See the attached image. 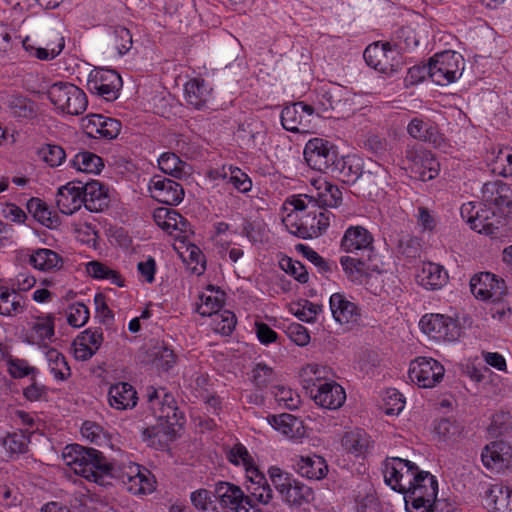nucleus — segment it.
I'll list each match as a JSON object with an SVG mask.
<instances>
[{
	"label": "nucleus",
	"instance_id": "f257e3e1",
	"mask_svg": "<svg viewBox=\"0 0 512 512\" xmlns=\"http://www.w3.org/2000/svg\"><path fill=\"white\" fill-rule=\"evenodd\" d=\"M383 474L388 486L404 494L407 512H434L438 494L434 475L399 457L385 460Z\"/></svg>",
	"mask_w": 512,
	"mask_h": 512
},
{
	"label": "nucleus",
	"instance_id": "f03ea898",
	"mask_svg": "<svg viewBox=\"0 0 512 512\" xmlns=\"http://www.w3.org/2000/svg\"><path fill=\"white\" fill-rule=\"evenodd\" d=\"M63 458L75 474H78L89 481L101 483L103 477L108 475L112 469L111 464L103 454L94 449L86 448L78 444H71L65 447Z\"/></svg>",
	"mask_w": 512,
	"mask_h": 512
},
{
	"label": "nucleus",
	"instance_id": "7ed1b4c3",
	"mask_svg": "<svg viewBox=\"0 0 512 512\" xmlns=\"http://www.w3.org/2000/svg\"><path fill=\"white\" fill-rule=\"evenodd\" d=\"M146 397L149 409L159 421L158 425H152L143 430V436L146 438H156L161 434H168L174 425L176 418V401L174 396L164 388L156 389L149 386L146 389Z\"/></svg>",
	"mask_w": 512,
	"mask_h": 512
},
{
	"label": "nucleus",
	"instance_id": "20e7f679",
	"mask_svg": "<svg viewBox=\"0 0 512 512\" xmlns=\"http://www.w3.org/2000/svg\"><path fill=\"white\" fill-rule=\"evenodd\" d=\"M307 369L315 375V381L311 379L312 385L304 387L315 403L330 410L340 408L346 400L344 388L333 380H322L317 365H308Z\"/></svg>",
	"mask_w": 512,
	"mask_h": 512
},
{
	"label": "nucleus",
	"instance_id": "39448f33",
	"mask_svg": "<svg viewBox=\"0 0 512 512\" xmlns=\"http://www.w3.org/2000/svg\"><path fill=\"white\" fill-rule=\"evenodd\" d=\"M48 98L57 109L69 115H80L87 109L85 92L69 82H56L48 89Z\"/></svg>",
	"mask_w": 512,
	"mask_h": 512
},
{
	"label": "nucleus",
	"instance_id": "423d86ee",
	"mask_svg": "<svg viewBox=\"0 0 512 512\" xmlns=\"http://www.w3.org/2000/svg\"><path fill=\"white\" fill-rule=\"evenodd\" d=\"M464 60L455 51H443L430 59L428 74L437 85L446 86L462 75Z\"/></svg>",
	"mask_w": 512,
	"mask_h": 512
},
{
	"label": "nucleus",
	"instance_id": "0eeeda50",
	"mask_svg": "<svg viewBox=\"0 0 512 512\" xmlns=\"http://www.w3.org/2000/svg\"><path fill=\"white\" fill-rule=\"evenodd\" d=\"M304 158L307 164L314 170L323 173H335L341 163L337 162L338 153L334 145L322 138L310 139L304 148Z\"/></svg>",
	"mask_w": 512,
	"mask_h": 512
},
{
	"label": "nucleus",
	"instance_id": "6e6552de",
	"mask_svg": "<svg viewBox=\"0 0 512 512\" xmlns=\"http://www.w3.org/2000/svg\"><path fill=\"white\" fill-rule=\"evenodd\" d=\"M419 326L423 333L437 341H456L462 332L456 319L439 313L425 314Z\"/></svg>",
	"mask_w": 512,
	"mask_h": 512
},
{
	"label": "nucleus",
	"instance_id": "1a4fd4ad",
	"mask_svg": "<svg viewBox=\"0 0 512 512\" xmlns=\"http://www.w3.org/2000/svg\"><path fill=\"white\" fill-rule=\"evenodd\" d=\"M331 213L326 209L315 208L310 210L300 222L289 223L291 214L286 220V227L289 232L299 238L310 239L323 234L330 224Z\"/></svg>",
	"mask_w": 512,
	"mask_h": 512
},
{
	"label": "nucleus",
	"instance_id": "9d476101",
	"mask_svg": "<svg viewBox=\"0 0 512 512\" xmlns=\"http://www.w3.org/2000/svg\"><path fill=\"white\" fill-rule=\"evenodd\" d=\"M122 85L121 76L112 69L95 68L87 79L88 90L106 101L116 100Z\"/></svg>",
	"mask_w": 512,
	"mask_h": 512
},
{
	"label": "nucleus",
	"instance_id": "9b49d317",
	"mask_svg": "<svg viewBox=\"0 0 512 512\" xmlns=\"http://www.w3.org/2000/svg\"><path fill=\"white\" fill-rule=\"evenodd\" d=\"M363 57L367 65L388 75L398 71L402 66L399 52L396 48L392 49L389 42L369 45L365 49Z\"/></svg>",
	"mask_w": 512,
	"mask_h": 512
},
{
	"label": "nucleus",
	"instance_id": "f8f14e48",
	"mask_svg": "<svg viewBox=\"0 0 512 512\" xmlns=\"http://www.w3.org/2000/svg\"><path fill=\"white\" fill-rule=\"evenodd\" d=\"M443 365L433 358L418 357L411 361L409 378L421 388H432L443 378Z\"/></svg>",
	"mask_w": 512,
	"mask_h": 512
},
{
	"label": "nucleus",
	"instance_id": "ddd939ff",
	"mask_svg": "<svg viewBox=\"0 0 512 512\" xmlns=\"http://www.w3.org/2000/svg\"><path fill=\"white\" fill-rule=\"evenodd\" d=\"M472 294L481 300L499 301L507 292L505 281L490 272H481L470 280Z\"/></svg>",
	"mask_w": 512,
	"mask_h": 512
},
{
	"label": "nucleus",
	"instance_id": "4468645a",
	"mask_svg": "<svg viewBox=\"0 0 512 512\" xmlns=\"http://www.w3.org/2000/svg\"><path fill=\"white\" fill-rule=\"evenodd\" d=\"M313 115L314 108L311 105L297 102L283 108L281 123L287 131L305 133L310 128Z\"/></svg>",
	"mask_w": 512,
	"mask_h": 512
},
{
	"label": "nucleus",
	"instance_id": "2eb2a0df",
	"mask_svg": "<svg viewBox=\"0 0 512 512\" xmlns=\"http://www.w3.org/2000/svg\"><path fill=\"white\" fill-rule=\"evenodd\" d=\"M329 306L333 319L337 323L345 325L349 329L360 325L361 309L344 294H332L329 299Z\"/></svg>",
	"mask_w": 512,
	"mask_h": 512
},
{
	"label": "nucleus",
	"instance_id": "dca6fc26",
	"mask_svg": "<svg viewBox=\"0 0 512 512\" xmlns=\"http://www.w3.org/2000/svg\"><path fill=\"white\" fill-rule=\"evenodd\" d=\"M82 127L90 138L112 140L119 135L121 122L101 114H89L82 119Z\"/></svg>",
	"mask_w": 512,
	"mask_h": 512
},
{
	"label": "nucleus",
	"instance_id": "f3484780",
	"mask_svg": "<svg viewBox=\"0 0 512 512\" xmlns=\"http://www.w3.org/2000/svg\"><path fill=\"white\" fill-rule=\"evenodd\" d=\"M22 46L30 56L41 61H50L55 59L65 47V39L60 33H52L47 39L34 43L30 37L24 38Z\"/></svg>",
	"mask_w": 512,
	"mask_h": 512
},
{
	"label": "nucleus",
	"instance_id": "a211bd4d",
	"mask_svg": "<svg viewBox=\"0 0 512 512\" xmlns=\"http://www.w3.org/2000/svg\"><path fill=\"white\" fill-rule=\"evenodd\" d=\"M151 196L166 205H178L184 197L183 187L174 180L155 175L149 182Z\"/></svg>",
	"mask_w": 512,
	"mask_h": 512
},
{
	"label": "nucleus",
	"instance_id": "6ab92c4d",
	"mask_svg": "<svg viewBox=\"0 0 512 512\" xmlns=\"http://www.w3.org/2000/svg\"><path fill=\"white\" fill-rule=\"evenodd\" d=\"M481 458L486 468L500 472L512 463V446L503 440L491 442L483 449Z\"/></svg>",
	"mask_w": 512,
	"mask_h": 512
},
{
	"label": "nucleus",
	"instance_id": "aec40b11",
	"mask_svg": "<svg viewBox=\"0 0 512 512\" xmlns=\"http://www.w3.org/2000/svg\"><path fill=\"white\" fill-rule=\"evenodd\" d=\"M341 248L348 253L362 251L366 253L367 260L373 253V236L362 226L349 227L341 240Z\"/></svg>",
	"mask_w": 512,
	"mask_h": 512
},
{
	"label": "nucleus",
	"instance_id": "412c9836",
	"mask_svg": "<svg viewBox=\"0 0 512 512\" xmlns=\"http://www.w3.org/2000/svg\"><path fill=\"white\" fill-rule=\"evenodd\" d=\"M80 185L83 205L91 212H100L107 206V190L97 180H89L86 182L78 180Z\"/></svg>",
	"mask_w": 512,
	"mask_h": 512
},
{
	"label": "nucleus",
	"instance_id": "4be33fe9",
	"mask_svg": "<svg viewBox=\"0 0 512 512\" xmlns=\"http://www.w3.org/2000/svg\"><path fill=\"white\" fill-rule=\"evenodd\" d=\"M126 476L127 481L123 480V482L127 485V489L135 495L149 494L155 489L154 476L148 469L138 464L130 465Z\"/></svg>",
	"mask_w": 512,
	"mask_h": 512
},
{
	"label": "nucleus",
	"instance_id": "5701e85b",
	"mask_svg": "<svg viewBox=\"0 0 512 512\" xmlns=\"http://www.w3.org/2000/svg\"><path fill=\"white\" fill-rule=\"evenodd\" d=\"M293 461L296 472L310 480H321L328 473V464L322 456L316 454L298 456Z\"/></svg>",
	"mask_w": 512,
	"mask_h": 512
},
{
	"label": "nucleus",
	"instance_id": "b1692460",
	"mask_svg": "<svg viewBox=\"0 0 512 512\" xmlns=\"http://www.w3.org/2000/svg\"><path fill=\"white\" fill-rule=\"evenodd\" d=\"M486 201L493 203L500 212L512 214V190L502 181L487 182L483 186Z\"/></svg>",
	"mask_w": 512,
	"mask_h": 512
},
{
	"label": "nucleus",
	"instance_id": "393cba45",
	"mask_svg": "<svg viewBox=\"0 0 512 512\" xmlns=\"http://www.w3.org/2000/svg\"><path fill=\"white\" fill-rule=\"evenodd\" d=\"M312 186L315 189L313 196L318 209H324L325 207H338L341 204L342 192L338 186L324 178L313 180Z\"/></svg>",
	"mask_w": 512,
	"mask_h": 512
},
{
	"label": "nucleus",
	"instance_id": "a878e982",
	"mask_svg": "<svg viewBox=\"0 0 512 512\" xmlns=\"http://www.w3.org/2000/svg\"><path fill=\"white\" fill-rule=\"evenodd\" d=\"M56 205L66 215H72L81 208L83 199L78 181L69 182L58 189Z\"/></svg>",
	"mask_w": 512,
	"mask_h": 512
},
{
	"label": "nucleus",
	"instance_id": "bb28decb",
	"mask_svg": "<svg viewBox=\"0 0 512 512\" xmlns=\"http://www.w3.org/2000/svg\"><path fill=\"white\" fill-rule=\"evenodd\" d=\"M215 496L223 507H230L236 512H249L245 504V494L240 487L229 483L219 482L215 487Z\"/></svg>",
	"mask_w": 512,
	"mask_h": 512
},
{
	"label": "nucleus",
	"instance_id": "cd10ccee",
	"mask_svg": "<svg viewBox=\"0 0 512 512\" xmlns=\"http://www.w3.org/2000/svg\"><path fill=\"white\" fill-rule=\"evenodd\" d=\"M473 218L471 220V228L473 230L492 237H496L499 234L501 220L491 208L479 203Z\"/></svg>",
	"mask_w": 512,
	"mask_h": 512
},
{
	"label": "nucleus",
	"instance_id": "c85d7f7f",
	"mask_svg": "<svg viewBox=\"0 0 512 512\" xmlns=\"http://www.w3.org/2000/svg\"><path fill=\"white\" fill-rule=\"evenodd\" d=\"M267 420L274 429L290 439H300L306 434L303 422L292 414L270 415Z\"/></svg>",
	"mask_w": 512,
	"mask_h": 512
},
{
	"label": "nucleus",
	"instance_id": "c756f323",
	"mask_svg": "<svg viewBox=\"0 0 512 512\" xmlns=\"http://www.w3.org/2000/svg\"><path fill=\"white\" fill-rule=\"evenodd\" d=\"M137 392L127 382H119L112 385L108 392V401L111 407L117 410L132 409L137 404Z\"/></svg>",
	"mask_w": 512,
	"mask_h": 512
},
{
	"label": "nucleus",
	"instance_id": "7c9ffc66",
	"mask_svg": "<svg viewBox=\"0 0 512 512\" xmlns=\"http://www.w3.org/2000/svg\"><path fill=\"white\" fill-rule=\"evenodd\" d=\"M153 219L160 228L171 235L174 231L185 233L189 226L188 221L181 214L176 210L166 207L156 209Z\"/></svg>",
	"mask_w": 512,
	"mask_h": 512
},
{
	"label": "nucleus",
	"instance_id": "2f4dec72",
	"mask_svg": "<svg viewBox=\"0 0 512 512\" xmlns=\"http://www.w3.org/2000/svg\"><path fill=\"white\" fill-rule=\"evenodd\" d=\"M485 505L493 512H512V490L493 485L486 493Z\"/></svg>",
	"mask_w": 512,
	"mask_h": 512
},
{
	"label": "nucleus",
	"instance_id": "473e14b6",
	"mask_svg": "<svg viewBox=\"0 0 512 512\" xmlns=\"http://www.w3.org/2000/svg\"><path fill=\"white\" fill-rule=\"evenodd\" d=\"M418 279L426 289L436 290L446 284L448 275L441 265L427 262L423 263Z\"/></svg>",
	"mask_w": 512,
	"mask_h": 512
},
{
	"label": "nucleus",
	"instance_id": "72a5a7b5",
	"mask_svg": "<svg viewBox=\"0 0 512 512\" xmlns=\"http://www.w3.org/2000/svg\"><path fill=\"white\" fill-rule=\"evenodd\" d=\"M29 263L43 272H52L63 267V258L55 251L40 248L34 251L29 258Z\"/></svg>",
	"mask_w": 512,
	"mask_h": 512
},
{
	"label": "nucleus",
	"instance_id": "f704fd0d",
	"mask_svg": "<svg viewBox=\"0 0 512 512\" xmlns=\"http://www.w3.org/2000/svg\"><path fill=\"white\" fill-rule=\"evenodd\" d=\"M408 134L414 139L430 142L434 145H440L442 138L439 135L438 129L429 121H424L420 118H413L407 126Z\"/></svg>",
	"mask_w": 512,
	"mask_h": 512
},
{
	"label": "nucleus",
	"instance_id": "c9c22d12",
	"mask_svg": "<svg viewBox=\"0 0 512 512\" xmlns=\"http://www.w3.org/2000/svg\"><path fill=\"white\" fill-rule=\"evenodd\" d=\"M342 445L348 452L360 456L369 451L372 441L364 430L356 429L344 434Z\"/></svg>",
	"mask_w": 512,
	"mask_h": 512
},
{
	"label": "nucleus",
	"instance_id": "e433bc0d",
	"mask_svg": "<svg viewBox=\"0 0 512 512\" xmlns=\"http://www.w3.org/2000/svg\"><path fill=\"white\" fill-rule=\"evenodd\" d=\"M210 96V91L203 79L194 78L185 84V99L195 109H201Z\"/></svg>",
	"mask_w": 512,
	"mask_h": 512
},
{
	"label": "nucleus",
	"instance_id": "4c0bfd02",
	"mask_svg": "<svg viewBox=\"0 0 512 512\" xmlns=\"http://www.w3.org/2000/svg\"><path fill=\"white\" fill-rule=\"evenodd\" d=\"M27 210L42 225L52 229L60 224V219L48 205L39 198H31L27 202Z\"/></svg>",
	"mask_w": 512,
	"mask_h": 512
},
{
	"label": "nucleus",
	"instance_id": "58836bf2",
	"mask_svg": "<svg viewBox=\"0 0 512 512\" xmlns=\"http://www.w3.org/2000/svg\"><path fill=\"white\" fill-rule=\"evenodd\" d=\"M314 491L311 487L295 479L282 496V499L290 505L301 506L314 500Z\"/></svg>",
	"mask_w": 512,
	"mask_h": 512
},
{
	"label": "nucleus",
	"instance_id": "ea45409f",
	"mask_svg": "<svg viewBox=\"0 0 512 512\" xmlns=\"http://www.w3.org/2000/svg\"><path fill=\"white\" fill-rule=\"evenodd\" d=\"M85 267L87 274L94 279L108 280L119 287L124 286L121 274L100 261H90L86 263Z\"/></svg>",
	"mask_w": 512,
	"mask_h": 512
},
{
	"label": "nucleus",
	"instance_id": "a19ab883",
	"mask_svg": "<svg viewBox=\"0 0 512 512\" xmlns=\"http://www.w3.org/2000/svg\"><path fill=\"white\" fill-rule=\"evenodd\" d=\"M71 165L77 171L98 174L104 167L100 156L90 151H81L71 160Z\"/></svg>",
	"mask_w": 512,
	"mask_h": 512
},
{
	"label": "nucleus",
	"instance_id": "79ce46f5",
	"mask_svg": "<svg viewBox=\"0 0 512 512\" xmlns=\"http://www.w3.org/2000/svg\"><path fill=\"white\" fill-rule=\"evenodd\" d=\"M8 108L12 115L19 118L33 119L37 115L35 103L20 95L10 97Z\"/></svg>",
	"mask_w": 512,
	"mask_h": 512
},
{
	"label": "nucleus",
	"instance_id": "37998d69",
	"mask_svg": "<svg viewBox=\"0 0 512 512\" xmlns=\"http://www.w3.org/2000/svg\"><path fill=\"white\" fill-rule=\"evenodd\" d=\"M246 488L248 495H245V504L250 508H254L257 503L268 504L273 497L267 480L261 484H248Z\"/></svg>",
	"mask_w": 512,
	"mask_h": 512
},
{
	"label": "nucleus",
	"instance_id": "c03bdc74",
	"mask_svg": "<svg viewBox=\"0 0 512 512\" xmlns=\"http://www.w3.org/2000/svg\"><path fill=\"white\" fill-rule=\"evenodd\" d=\"M49 368L57 380H66L70 375V367L62 353L56 349H49L46 352Z\"/></svg>",
	"mask_w": 512,
	"mask_h": 512
},
{
	"label": "nucleus",
	"instance_id": "a18cd8bd",
	"mask_svg": "<svg viewBox=\"0 0 512 512\" xmlns=\"http://www.w3.org/2000/svg\"><path fill=\"white\" fill-rule=\"evenodd\" d=\"M108 43L119 55H124L132 47V35L126 27L116 26L109 35Z\"/></svg>",
	"mask_w": 512,
	"mask_h": 512
},
{
	"label": "nucleus",
	"instance_id": "49530a36",
	"mask_svg": "<svg viewBox=\"0 0 512 512\" xmlns=\"http://www.w3.org/2000/svg\"><path fill=\"white\" fill-rule=\"evenodd\" d=\"M21 296L16 292H10L5 286H0V315L10 316L22 311Z\"/></svg>",
	"mask_w": 512,
	"mask_h": 512
},
{
	"label": "nucleus",
	"instance_id": "de8ad7c7",
	"mask_svg": "<svg viewBox=\"0 0 512 512\" xmlns=\"http://www.w3.org/2000/svg\"><path fill=\"white\" fill-rule=\"evenodd\" d=\"M211 293L214 292L213 289L210 290ZM201 303L197 307V312L201 316H212L217 314L224 302V293L222 291H215V295L213 294H202L200 295Z\"/></svg>",
	"mask_w": 512,
	"mask_h": 512
},
{
	"label": "nucleus",
	"instance_id": "09e8293b",
	"mask_svg": "<svg viewBox=\"0 0 512 512\" xmlns=\"http://www.w3.org/2000/svg\"><path fill=\"white\" fill-rule=\"evenodd\" d=\"M158 165L162 172L175 178L185 174L186 164L175 153H163L158 159Z\"/></svg>",
	"mask_w": 512,
	"mask_h": 512
},
{
	"label": "nucleus",
	"instance_id": "8fccbe9b",
	"mask_svg": "<svg viewBox=\"0 0 512 512\" xmlns=\"http://www.w3.org/2000/svg\"><path fill=\"white\" fill-rule=\"evenodd\" d=\"M365 263L364 258H355L351 256H342L340 258V264L348 277L352 282H361L365 274Z\"/></svg>",
	"mask_w": 512,
	"mask_h": 512
},
{
	"label": "nucleus",
	"instance_id": "3c124183",
	"mask_svg": "<svg viewBox=\"0 0 512 512\" xmlns=\"http://www.w3.org/2000/svg\"><path fill=\"white\" fill-rule=\"evenodd\" d=\"M30 437L26 431L19 430L8 434L4 439V446L11 454H22L28 451Z\"/></svg>",
	"mask_w": 512,
	"mask_h": 512
},
{
	"label": "nucleus",
	"instance_id": "603ef678",
	"mask_svg": "<svg viewBox=\"0 0 512 512\" xmlns=\"http://www.w3.org/2000/svg\"><path fill=\"white\" fill-rule=\"evenodd\" d=\"M38 156L50 167H57L65 160L66 153L58 145L46 144L38 149Z\"/></svg>",
	"mask_w": 512,
	"mask_h": 512
},
{
	"label": "nucleus",
	"instance_id": "864d4df0",
	"mask_svg": "<svg viewBox=\"0 0 512 512\" xmlns=\"http://www.w3.org/2000/svg\"><path fill=\"white\" fill-rule=\"evenodd\" d=\"M296 248L298 251L302 252V254L307 260H309L319 269V272L323 274L331 273L334 268H337V265L334 262L330 263L308 246L298 244Z\"/></svg>",
	"mask_w": 512,
	"mask_h": 512
},
{
	"label": "nucleus",
	"instance_id": "5fc2aeb1",
	"mask_svg": "<svg viewBox=\"0 0 512 512\" xmlns=\"http://www.w3.org/2000/svg\"><path fill=\"white\" fill-rule=\"evenodd\" d=\"M66 314L68 324L75 328L82 327L89 320V309L80 302L70 305Z\"/></svg>",
	"mask_w": 512,
	"mask_h": 512
},
{
	"label": "nucleus",
	"instance_id": "6e6d98bb",
	"mask_svg": "<svg viewBox=\"0 0 512 512\" xmlns=\"http://www.w3.org/2000/svg\"><path fill=\"white\" fill-rule=\"evenodd\" d=\"M229 171L230 175L225 173L223 176L227 179V183L232 184L233 187L241 193H246L251 190L252 181L246 173H244L240 168L232 166L229 167Z\"/></svg>",
	"mask_w": 512,
	"mask_h": 512
},
{
	"label": "nucleus",
	"instance_id": "4d7b16f0",
	"mask_svg": "<svg viewBox=\"0 0 512 512\" xmlns=\"http://www.w3.org/2000/svg\"><path fill=\"white\" fill-rule=\"evenodd\" d=\"M280 267L289 275L293 276L300 283L308 282L309 275L306 267L299 261L290 257L280 261Z\"/></svg>",
	"mask_w": 512,
	"mask_h": 512
},
{
	"label": "nucleus",
	"instance_id": "13d9d810",
	"mask_svg": "<svg viewBox=\"0 0 512 512\" xmlns=\"http://www.w3.org/2000/svg\"><path fill=\"white\" fill-rule=\"evenodd\" d=\"M273 394L280 404L290 410L296 409L300 403L299 395L291 388L282 385L274 386Z\"/></svg>",
	"mask_w": 512,
	"mask_h": 512
},
{
	"label": "nucleus",
	"instance_id": "bf43d9fd",
	"mask_svg": "<svg viewBox=\"0 0 512 512\" xmlns=\"http://www.w3.org/2000/svg\"><path fill=\"white\" fill-rule=\"evenodd\" d=\"M215 331L222 335H230L236 326V316L229 310L218 312L214 315Z\"/></svg>",
	"mask_w": 512,
	"mask_h": 512
},
{
	"label": "nucleus",
	"instance_id": "052dcab7",
	"mask_svg": "<svg viewBox=\"0 0 512 512\" xmlns=\"http://www.w3.org/2000/svg\"><path fill=\"white\" fill-rule=\"evenodd\" d=\"M268 472L274 487L281 496L284 495L292 482L295 481V478L291 474L283 472L278 467H271Z\"/></svg>",
	"mask_w": 512,
	"mask_h": 512
},
{
	"label": "nucleus",
	"instance_id": "680f3d73",
	"mask_svg": "<svg viewBox=\"0 0 512 512\" xmlns=\"http://www.w3.org/2000/svg\"><path fill=\"white\" fill-rule=\"evenodd\" d=\"M275 379L272 368L266 364L259 363L252 370V382L259 388L263 389L270 385Z\"/></svg>",
	"mask_w": 512,
	"mask_h": 512
},
{
	"label": "nucleus",
	"instance_id": "e2e57ef3",
	"mask_svg": "<svg viewBox=\"0 0 512 512\" xmlns=\"http://www.w3.org/2000/svg\"><path fill=\"white\" fill-rule=\"evenodd\" d=\"M434 430L439 438L444 441L450 440L461 433L460 425L456 421L448 418L440 419L436 423Z\"/></svg>",
	"mask_w": 512,
	"mask_h": 512
},
{
	"label": "nucleus",
	"instance_id": "0e129e2a",
	"mask_svg": "<svg viewBox=\"0 0 512 512\" xmlns=\"http://www.w3.org/2000/svg\"><path fill=\"white\" fill-rule=\"evenodd\" d=\"M418 40L415 33L410 28H401L397 31L396 41L394 46L399 51H409L418 46Z\"/></svg>",
	"mask_w": 512,
	"mask_h": 512
},
{
	"label": "nucleus",
	"instance_id": "69168bd1",
	"mask_svg": "<svg viewBox=\"0 0 512 512\" xmlns=\"http://www.w3.org/2000/svg\"><path fill=\"white\" fill-rule=\"evenodd\" d=\"M492 171L503 177L512 176V153L508 149L499 150Z\"/></svg>",
	"mask_w": 512,
	"mask_h": 512
},
{
	"label": "nucleus",
	"instance_id": "338daca9",
	"mask_svg": "<svg viewBox=\"0 0 512 512\" xmlns=\"http://www.w3.org/2000/svg\"><path fill=\"white\" fill-rule=\"evenodd\" d=\"M322 310L323 305L304 300V304L298 307L294 314L299 320L311 323L315 321L316 316L321 313Z\"/></svg>",
	"mask_w": 512,
	"mask_h": 512
},
{
	"label": "nucleus",
	"instance_id": "774afa93",
	"mask_svg": "<svg viewBox=\"0 0 512 512\" xmlns=\"http://www.w3.org/2000/svg\"><path fill=\"white\" fill-rule=\"evenodd\" d=\"M287 336L298 346H305L310 342L308 330L299 323H291L286 329Z\"/></svg>",
	"mask_w": 512,
	"mask_h": 512
}]
</instances>
